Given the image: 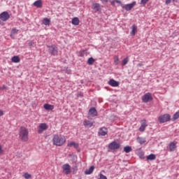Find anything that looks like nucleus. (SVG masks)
I'll return each instance as SVG.
<instances>
[{
  "label": "nucleus",
  "mask_w": 179,
  "mask_h": 179,
  "mask_svg": "<svg viewBox=\"0 0 179 179\" xmlns=\"http://www.w3.org/2000/svg\"><path fill=\"white\" fill-rule=\"evenodd\" d=\"M148 127V122H146V120H141V125L138 129V131L140 132H143L145 131V129H146V127Z\"/></svg>",
  "instance_id": "nucleus-11"
},
{
  "label": "nucleus",
  "mask_w": 179,
  "mask_h": 179,
  "mask_svg": "<svg viewBox=\"0 0 179 179\" xmlns=\"http://www.w3.org/2000/svg\"><path fill=\"white\" fill-rule=\"evenodd\" d=\"M92 9H93V10H94L95 12H99V10H101V8H100V3H94L92 6Z\"/></svg>",
  "instance_id": "nucleus-16"
},
{
  "label": "nucleus",
  "mask_w": 179,
  "mask_h": 179,
  "mask_svg": "<svg viewBox=\"0 0 179 179\" xmlns=\"http://www.w3.org/2000/svg\"><path fill=\"white\" fill-rule=\"evenodd\" d=\"M0 138H1V135H0Z\"/></svg>",
  "instance_id": "nucleus-47"
},
{
  "label": "nucleus",
  "mask_w": 179,
  "mask_h": 179,
  "mask_svg": "<svg viewBox=\"0 0 179 179\" xmlns=\"http://www.w3.org/2000/svg\"><path fill=\"white\" fill-rule=\"evenodd\" d=\"M42 22L43 24H44L45 26H50V23H51V20L48 18H43Z\"/></svg>",
  "instance_id": "nucleus-27"
},
{
  "label": "nucleus",
  "mask_w": 179,
  "mask_h": 179,
  "mask_svg": "<svg viewBox=\"0 0 179 179\" xmlns=\"http://www.w3.org/2000/svg\"><path fill=\"white\" fill-rule=\"evenodd\" d=\"M137 142L140 143V145H144V143H146V138L143 137L138 136Z\"/></svg>",
  "instance_id": "nucleus-20"
},
{
  "label": "nucleus",
  "mask_w": 179,
  "mask_h": 179,
  "mask_svg": "<svg viewBox=\"0 0 179 179\" xmlns=\"http://www.w3.org/2000/svg\"><path fill=\"white\" fill-rule=\"evenodd\" d=\"M63 169V173H65L66 176L71 174V166L68 164H65L62 167Z\"/></svg>",
  "instance_id": "nucleus-9"
},
{
  "label": "nucleus",
  "mask_w": 179,
  "mask_h": 179,
  "mask_svg": "<svg viewBox=\"0 0 179 179\" xmlns=\"http://www.w3.org/2000/svg\"><path fill=\"white\" fill-rule=\"evenodd\" d=\"M128 61H129V59L128 57L124 58L122 62V66H125V65L128 64Z\"/></svg>",
  "instance_id": "nucleus-34"
},
{
  "label": "nucleus",
  "mask_w": 179,
  "mask_h": 179,
  "mask_svg": "<svg viewBox=\"0 0 179 179\" xmlns=\"http://www.w3.org/2000/svg\"><path fill=\"white\" fill-rule=\"evenodd\" d=\"M19 33V29L16 28H13L10 33V37L11 38H15V36H13L14 34H17Z\"/></svg>",
  "instance_id": "nucleus-25"
},
{
  "label": "nucleus",
  "mask_w": 179,
  "mask_h": 179,
  "mask_svg": "<svg viewBox=\"0 0 179 179\" xmlns=\"http://www.w3.org/2000/svg\"><path fill=\"white\" fill-rule=\"evenodd\" d=\"M1 89H2V90L6 89V86L3 85Z\"/></svg>",
  "instance_id": "nucleus-45"
},
{
  "label": "nucleus",
  "mask_w": 179,
  "mask_h": 179,
  "mask_svg": "<svg viewBox=\"0 0 179 179\" xmlns=\"http://www.w3.org/2000/svg\"><path fill=\"white\" fill-rule=\"evenodd\" d=\"M165 3H166V5H169V4L171 3V0H166Z\"/></svg>",
  "instance_id": "nucleus-42"
},
{
  "label": "nucleus",
  "mask_w": 179,
  "mask_h": 179,
  "mask_svg": "<svg viewBox=\"0 0 179 179\" xmlns=\"http://www.w3.org/2000/svg\"><path fill=\"white\" fill-rule=\"evenodd\" d=\"M98 179H107V176H104V175L101 173L99 175V178H98Z\"/></svg>",
  "instance_id": "nucleus-38"
},
{
  "label": "nucleus",
  "mask_w": 179,
  "mask_h": 179,
  "mask_svg": "<svg viewBox=\"0 0 179 179\" xmlns=\"http://www.w3.org/2000/svg\"><path fill=\"white\" fill-rule=\"evenodd\" d=\"M136 31H138V27L136 25L133 24L131 26V31L130 33L131 36H135V34H136Z\"/></svg>",
  "instance_id": "nucleus-19"
},
{
  "label": "nucleus",
  "mask_w": 179,
  "mask_h": 179,
  "mask_svg": "<svg viewBox=\"0 0 179 179\" xmlns=\"http://www.w3.org/2000/svg\"><path fill=\"white\" fill-rule=\"evenodd\" d=\"M149 2V0H141V5H145Z\"/></svg>",
  "instance_id": "nucleus-36"
},
{
  "label": "nucleus",
  "mask_w": 179,
  "mask_h": 179,
  "mask_svg": "<svg viewBox=\"0 0 179 179\" xmlns=\"http://www.w3.org/2000/svg\"><path fill=\"white\" fill-rule=\"evenodd\" d=\"M34 6L36 8H41L43 6V1L41 0H37L34 3Z\"/></svg>",
  "instance_id": "nucleus-22"
},
{
  "label": "nucleus",
  "mask_w": 179,
  "mask_h": 179,
  "mask_svg": "<svg viewBox=\"0 0 179 179\" xmlns=\"http://www.w3.org/2000/svg\"><path fill=\"white\" fill-rule=\"evenodd\" d=\"M179 118V110L176 112V113L173 115L172 121H176Z\"/></svg>",
  "instance_id": "nucleus-30"
},
{
  "label": "nucleus",
  "mask_w": 179,
  "mask_h": 179,
  "mask_svg": "<svg viewBox=\"0 0 179 179\" xmlns=\"http://www.w3.org/2000/svg\"><path fill=\"white\" fill-rule=\"evenodd\" d=\"M93 171H94V166H92L85 171V174L87 176L89 174H92Z\"/></svg>",
  "instance_id": "nucleus-26"
},
{
  "label": "nucleus",
  "mask_w": 179,
  "mask_h": 179,
  "mask_svg": "<svg viewBox=\"0 0 179 179\" xmlns=\"http://www.w3.org/2000/svg\"><path fill=\"white\" fill-rule=\"evenodd\" d=\"M52 142L55 146H62L66 142V138L64 136L56 134L53 136Z\"/></svg>",
  "instance_id": "nucleus-2"
},
{
  "label": "nucleus",
  "mask_w": 179,
  "mask_h": 179,
  "mask_svg": "<svg viewBox=\"0 0 179 179\" xmlns=\"http://www.w3.org/2000/svg\"><path fill=\"white\" fill-rule=\"evenodd\" d=\"M24 177L26 179L31 178V175L29 174L28 173H25L24 174Z\"/></svg>",
  "instance_id": "nucleus-35"
},
{
  "label": "nucleus",
  "mask_w": 179,
  "mask_h": 179,
  "mask_svg": "<svg viewBox=\"0 0 179 179\" xmlns=\"http://www.w3.org/2000/svg\"><path fill=\"white\" fill-rule=\"evenodd\" d=\"M113 60H114V64L115 65H118V64H120V58L118 57L117 55L114 56Z\"/></svg>",
  "instance_id": "nucleus-32"
},
{
  "label": "nucleus",
  "mask_w": 179,
  "mask_h": 179,
  "mask_svg": "<svg viewBox=\"0 0 179 179\" xmlns=\"http://www.w3.org/2000/svg\"><path fill=\"white\" fill-rule=\"evenodd\" d=\"M153 100V96H152V93L148 92L142 96V101L143 103H149Z\"/></svg>",
  "instance_id": "nucleus-4"
},
{
  "label": "nucleus",
  "mask_w": 179,
  "mask_h": 179,
  "mask_svg": "<svg viewBox=\"0 0 179 179\" xmlns=\"http://www.w3.org/2000/svg\"><path fill=\"white\" fill-rule=\"evenodd\" d=\"M85 52H86V50H83V51L80 52V57H83Z\"/></svg>",
  "instance_id": "nucleus-41"
},
{
  "label": "nucleus",
  "mask_w": 179,
  "mask_h": 179,
  "mask_svg": "<svg viewBox=\"0 0 179 179\" xmlns=\"http://www.w3.org/2000/svg\"><path fill=\"white\" fill-rule=\"evenodd\" d=\"M135 5H136V1H134L131 3L125 4V5H123L122 3L121 6H122V9H124L125 10L129 11V10H132V8H134V6H135Z\"/></svg>",
  "instance_id": "nucleus-7"
},
{
  "label": "nucleus",
  "mask_w": 179,
  "mask_h": 179,
  "mask_svg": "<svg viewBox=\"0 0 179 179\" xmlns=\"http://www.w3.org/2000/svg\"><path fill=\"white\" fill-rule=\"evenodd\" d=\"M176 148H177V144H176V143L172 142L169 144L170 152H174V150H176Z\"/></svg>",
  "instance_id": "nucleus-21"
},
{
  "label": "nucleus",
  "mask_w": 179,
  "mask_h": 179,
  "mask_svg": "<svg viewBox=\"0 0 179 179\" xmlns=\"http://www.w3.org/2000/svg\"><path fill=\"white\" fill-rule=\"evenodd\" d=\"M108 134V130L106 127H102L99 129V134L101 136H106Z\"/></svg>",
  "instance_id": "nucleus-13"
},
{
  "label": "nucleus",
  "mask_w": 179,
  "mask_h": 179,
  "mask_svg": "<svg viewBox=\"0 0 179 179\" xmlns=\"http://www.w3.org/2000/svg\"><path fill=\"white\" fill-rule=\"evenodd\" d=\"M46 129H48V125L46 123H41L38 126V134H43Z\"/></svg>",
  "instance_id": "nucleus-8"
},
{
  "label": "nucleus",
  "mask_w": 179,
  "mask_h": 179,
  "mask_svg": "<svg viewBox=\"0 0 179 179\" xmlns=\"http://www.w3.org/2000/svg\"><path fill=\"white\" fill-rule=\"evenodd\" d=\"M171 116L169 114L162 115L158 117V120L160 124H164V122H168L170 121Z\"/></svg>",
  "instance_id": "nucleus-3"
},
{
  "label": "nucleus",
  "mask_w": 179,
  "mask_h": 179,
  "mask_svg": "<svg viewBox=\"0 0 179 179\" xmlns=\"http://www.w3.org/2000/svg\"><path fill=\"white\" fill-rule=\"evenodd\" d=\"M19 137L23 142L29 141V129L24 127H21L19 129Z\"/></svg>",
  "instance_id": "nucleus-1"
},
{
  "label": "nucleus",
  "mask_w": 179,
  "mask_h": 179,
  "mask_svg": "<svg viewBox=\"0 0 179 179\" xmlns=\"http://www.w3.org/2000/svg\"><path fill=\"white\" fill-rule=\"evenodd\" d=\"M94 124V122H90V120H85L83 122V125L85 128H92Z\"/></svg>",
  "instance_id": "nucleus-17"
},
{
  "label": "nucleus",
  "mask_w": 179,
  "mask_h": 179,
  "mask_svg": "<svg viewBox=\"0 0 179 179\" xmlns=\"http://www.w3.org/2000/svg\"><path fill=\"white\" fill-rule=\"evenodd\" d=\"M71 23L72 24H73V26H79V23H80V20H79V17H75L72 19Z\"/></svg>",
  "instance_id": "nucleus-18"
},
{
  "label": "nucleus",
  "mask_w": 179,
  "mask_h": 179,
  "mask_svg": "<svg viewBox=\"0 0 179 179\" xmlns=\"http://www.w3.org/2000/svg\"><path fill=\"white\" fill-rule=\"evenodd\" d=\"M34 44H36L34 41H31L29 42L28 45H29V47H31V46L34 45Z\"/></svg>",
  "instance_id": "nucleus-37"
},
{
  "label": "nucleus",
  "mask_w": 179,
  "mask_h": 179,
  "mask_svg": "<svg viewBox=\"0 0 179 179\" xmlns=\"http://www.w3.org/2000/svg\"><path fill=\"white\" fill-rule=\"evenodd\" d=\"M138 66H143V63H138Z\"/></svg>",
  "instance_id": "nucleus-44"
},
{
  "label": "nucleus",
  "mask_w": 179,
  "mask_h": 179,
  "mask_svg": "<svg viewBox=\"0 0 179 179\" xmlns=\"http://www.w3.org/2000/svg\"><path fill=\"white\" fill-rule=\"evenodd\" d=\"M94 61H96L93 57H90L87 60V64L88 65H93L94 64Z\"/></svg>",
  "instance_id": "nucleus-33"
},
{
  "label": "nucleus",
  "mask_w": 179,
  "mask_h": 179,
  "mask_svg": "<svg viewBox=\"0 0 179 179\" xmlns=\"http://www.w3.org/2000/svg\"><path fill=\"white\" fill-rule=\"evenodd\" d=\"M108 83L110 86H112V87H118V86H120V82L114 79H110Z\"/></svg>",
  "instance_id": "nucleus-12"
},
{
  "label": "nucleus",
  "mask_w": 179,
  "mask_h": 179,
  "mask_svg": "<svg viewBox=\"0 0 179 179\" xmlns=\"http://www.w3.org/2000/svg\"><path fill=\"white\" fill-rule=\"evenodd\" d=\"M5 115V111L0 109V117H2Z\"/></svg>",
  "instance_id": "nucleus-40"
},
{
  "label": "nucleus",
  "mask_w": 179,
  "mask_h": 179,
  "mask_svg": "<svg viewBox=\"0 0 179 179\" xmlns=\"http://www.w3.org/2000/svg\"><path fill=\"white\" fill-rule=\"evenodd\" d=\"M1 155H3V149L2 148V145H0V156Z\"/></svg>",
  "instance_id": "nucleus-39"
},
{
  "label": "nucleus",
  "mask_w": 179,
  "mask_h": 179,
  "mask_svg": "<svg viewBox=\"0 0 179 179\" xmlns=\"http://www.w3.org/2000/svg\"><path fill=\"white\" fill-rule=\"evenodd\" d=\"M89 115L91 117H96L97 115V110H96V108L92 107L89 110Z\"/></svg>",
  "instance_id": "nucleus-15"
},
{
  "label": "nucleus",
  "mask_w": 179,
  "mask_h": 179,
  "mask_svg": "<svg viewBox=\"0 0 179 179\" xmlns=\"http://www.w3.org/2000/svg\"><path fill=\"white\" fill-rule=\"evenodd\" d=\"M67 146L68 148H72V146H73L75 149H79V143H76L75 141L69 142Z\"/></svg>",
  "instance_id": "nucleus-14"
},
{
  "label": "nucleus",
  "mask_w": 179,
  "mask_h": 179,
  "mask_svg": "<svg viewBox=\"0 0 179 179\" xmlns=\"http://www.w3.org/2000/svg\"><path fill=\"white\" fill-rule=\"evenodd\" d=\"M10 17V15H9L8 12L4 11L0 14V19L2 22H6V20H9Z\"/></svg>",
  "instance_id": "nucleus-6"
},
{
  "label": "nucleus",
  "mask_w": 179,
  "mask_h": 179,
  "mask_svg": "<svg viewBox=\"0 0 179 179\" xmlns=\"http://www.w3.org/2000/svg\"><path fill=\"white\" fill-rule=\"evenodd\" d=\"M49 52L52 55H57L58 54V48L55 47V45L49 46Z\"/></svg>",
  "instance_id": "nucleus-10"
},
{
  "label": "nucleus",
  "mask_w": 179,
  "mask_h": 179,
  "mask_svg": "<svg viewBox=\"0 0 179 179\" xmlns=\"http://www.w3.org/2000/svg\"><path fill=\"white\" fill-rule=\"evenodd\" d=\"M124 152H125V153H129L130 152H132V148L129 145H127L124 148Z\"/></svg>",
  "instance_id": "nucleus-28"
},
{
  "label": "nucleus",
  "mask_w": 179,
  "mask_h": 179,
  "mask_svg": "<svg viewBox=\"0 0 179 179\" xmlns=\"http://www.w3.org/2000/svg\"><path fill=\"white\" fill-rule=\"evenodd\" d=\"M120 148H121V145L115 141H113L108 145V148L110 150H117V149H120Z\"/></svg>",
  "instance_id": "nucleus-5"
},
{
  "label": "nucleus",
  "mask_w": 179,
  "mask_h": 179,
  "mask_svg": "<svg viewBox=\"0 0 179 179\" xmlns=\"http://www.w3.org/2000/svg\"><path fill=\"white\" fill-rule=\"evenodd\" d=\"M115 2L116 3H119L120 5L122 3V2L120 0H113L110 1L112 6H115Z\"/></svg>",
  "instance_id": "nucleus-31"
},
{
  "label": "nucleus",
  "mask_w": 179,
  "mask_h": 179,
  "mask_svg": "<svg viewBox=\"0 0 179 179\" xmlns=\"http://www.w3.org/2000/svg\"><path fill=\"white\" fill-rule=\"evenodd\" d=\"M11 61L15 64H19L20 62V57L19 56H14L11 58Z\"/></svg>",
  "instance_id": "nucleus-24"
},
{
  "label": "nucleus",
  "mask_w": 179,
  "mask_h": 179,
  "mask_svg": "<svg viewBox=\"0 0 179 179\" xmlns=\"http://www.w3.org/2000/svg\"><path fill=\"white\" fill-rule=\"evenodd\" d=\"M173 1H176V0H173Z\"/></svg>",
  "instance_id": "nucleus-46"
},
{
  "label": "nucleus",
  "mask_w": 179,
  "mask_h": 179,
  "mask_svg": "<svg viewBox=\"0 0 179 179\" xmlns=\"http://www.w3.org/2000/svg\"><path fill=\"white\" fill-rule=\"evenodd\" d=\"M43 108H45V110H52L54 109V105H50L48 103H45L43 105Z\"/></svg>",
  "instance_id": "nucleus-23"
},
{
  "label": "nucleus",
  "mask_w": 179,
  "mask_h": 179,
  "mask_svg": "<svg viewBox=\"0 0 179 179\" xmlns=\"http://www.w3.org/2000/svg\"><path fill=\"white\" fill-rule=\"evenodd\" d=\"M102 3H107L108 2V0H100Z\"/></svg>",
  "instance_id": "nucleus-43"
},
{
  "label": "nucleus",
  "mask_w": 179,
  "mask_h": 179,
  "mask_svg": "<svg viewBox=\"0 0 179 179\" xmlns=\"http://www.w3.org/2000/svg\"><path fill=\"white\" fill-rule=\"evenodd\" d=\"M147 160H156V155L155 154H150L147 156Z\"/></svg>",
  "instance_id": "nucleus-29"
}]
</instances>
